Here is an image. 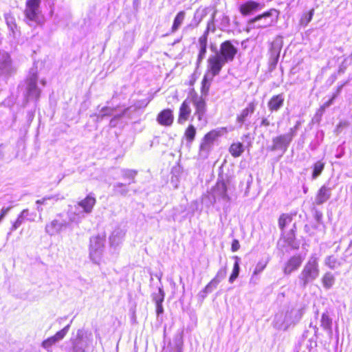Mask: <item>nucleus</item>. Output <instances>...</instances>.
Returning <instances> with one entry per match:
<instances>
[{
  "label": "nucleus",
  "mask_w": 352,
  "mask_h": 352,
  "mask_svg": "<svg viewBox=\"0 0 352 352\" xmlns=\"http://www.w3.org/2000/svg\"><path fill=\"white\" fill-rule=\"evenodd\" d=\"M84 339V333L82 330H78L76 337L74 341V349H76V345Z\"/></svg>",
  "instance_id": "nucleus-40"
},
{
  "label": "nucleus",
  "mask_w": 352,
  "mask_h": 352,
  "mask_svg": "<svg viewBox=\"0 0 352 352\" xmlns=\"http://www.w3.org/2000/svg\"><path fill=\"white\" fill-rule=\"evenodd\" d=\"M15 72L12 60L9 53L0 52V76H10Z\"/></svg>",
  "instance_id": "nucleus-10"
},
{
  "label": "nucleus",
  "mask_w": 352,
  "mask_h": 352,
  "mask_svg": "<svg viewBox=\"0 0 352 352\" xmlns=\"http://www.w3.org/2000/svg\"><path fill=\"white\" fill-rule=\"evenodd\" d=\"M106 236L104 234L94 236L90 239V249L91 251H97L104 245Z\"/></svg>",
  "instance_id": "nucleus-21"
},
{
  "label": "nucleus",
  "mask_w": 352,
  "mask_h": 352,
  "mask_svg": "<svg viewBox=\"0 0 352 352\" xmlns=\"http://www.w3.org/2000/svg\"><path fill=\"white\" fill-rule=\"evenodd\" d=\"M260 126L264 127H269L270 126H274V123L271 122L270 120L268 118H263L261 120Z\"/></svg>",
  "instance_id": "nucleus-41"
},
{
  "label": "nucleus",
  "mask_w": 352,
  "mask_h": 352,
  "mask_svg": "<svg viewBox=\"0 0 352 352\" xmlns=\"http://www.w3.org/2000/svg\"><path fill=\"white\" fill-rule=\"evenodd\" d=\"M38 76L34 72L26 79L27 83V98H34L38 100L41 96V89L37 87Z\"/></svg>",
  "instance_id": "nucleus-11"
},
{
  "label": "nucleus",
  "mask_w": 352,
  "mask_h": 352,
  "mask_svg": "<svg viewBox=\"0 0 352 352\" xmlns=\"http://www.w3.org/2000/svg\"><path fill=\"white\" fill-rule=\"evenodd\" d=\"M192 110L190 106V102L188 99H185L181 103L178 113H177V123L179 124H184L188 121H192L194 118H196L195 115H192Z\"/></svg>",
  "instance_id": "nucleus-9"
},
{
  "label": "nucleus",
  "mask_w": 352,
  "mask_h": 352,
  "mask_svg": "<svg viewBox=\"0 0 352 352\" xmlns=\"http://www.w3.org/2000/svg\"><path fill=\"white\" fill-rule=\"evenodd\" d=\"M206 52H207V47H205V46L200 47L199 54L197 56V63H200L203 60V59L204 58L205 55L206 54Z\"/></svg>",
  "instance_id": "nucleus-39"
},
{
  "label": "nucleus",
  "mask_w": 352,
  "mask_h": 352,
  "mask_svg": "<svg viewBox=\"0 0 352 352\" xmlns=\"http://www.w3.org/2000/svg\"><path fill=\"white\" fill-rule=\"evenodd\" d=\"M331 196V188L326 185H322L317 191L315 196L316 205H321L327 201Z\"/></svg>",
  "instance_id": "nucleus-18"
},
{
  "label": "nucleus",
  "mask_w": 352,
  "mask_h": 352,
  "mask_svg": "<svg viewBox=\"0 0 352 352\" xmlns=\"http://www.w3.org/2000/svg\"><path fill=\"white\" fill-rule=\"evenodd\" d=\"M278 56H279V54H278V53H277V54H276V56H275V58H274V59H275L276 62H277L278 58Z\"/></svg>",
  "instance_id": "nucleus-47"
},
{
  "label": "nucleus",
  "mask_w": 352,
  "mask_h": 352,
  "mask_svg": "<svg viewBox=\"0 0 352 352\" xmlns=\"http://www.w3.org/2000/svg\"><path fill=\"white\" fill-rule=\"evenodd\" d=\"M23 210H26L27 213L24 216V219L30 221H34L37 218V214L34 210H30L29 209H24Z\"/></svg>",
  "instance_id": "nucleus-37"
},
{
  "label": "nucleus",
  "mask_w": 352,
  "mask_h": 352,
  "mask_svg": "<svg viewBox=\"0 0 352 352\" xmlns=\"http://www.w3.org/2000/svg\"><path fill=\"white\" fill-rule=\"evenodd\" d=\"M36 210L41 213L43 211V208L39 206H37Z\"/></svg>",
  "instance_id": "nucleus-46"
},
{
  "label": "nucleus",
  "mask_w": 352,
  "mask_h": 352,
  "mask_svg": "<svg viewBox=\"0 0 352 352\" xmlns=\"http://www.w3.org/2000/svg\"><path fill=\"white\" fill-rule=\"evenodd\" d=\"M226 63L216 54L210 55L206 61L205 74L215 77L220 74Z\"/></svg>",
  "instance_id": "nucleus-5"
},
{
  "label": "nucleus",
  "mask_w": 352,
  "mask_h": 352,
  "mask_svg": "<svg viewBox=\"0 0 352 352\" xmlns=\"http://www.w3.org/2000/svg\"><path fill=\"white\" fill-rule=\"evenodd\" d=\"M196 133L197 130L194 124H189L184 130V138L186 142L190 143L195 140Z\"/></svg>",
  "instance_id": "nucleus-24"
},
{
  "label": "nucleus",
  "mask_w": 352,
  "mask_h": 352,
  "mask_svg": "<svg viewBox=\"0 0 352 352\" xmlns=\"http://www.w3.org/2000/svg\"><path fill=\"white\" fill-rule=\"evenodd\" d=\"M244 151V146L241 142H232L228 148L230 154L234 158L240 157L243 153Z\"/></svg>",
  "instance_id": "nucleus-23"
},
{
  "label": "nucleus",
  "mask_w": 352,
  "mask_h": 352,
  "mask_svg": "<svg viewBox=\"0 0 352 352\" xmlns=\"http://www.w3.org/2000/svg\"><path fill=\"white\" fill-rule=\"evenodd\" d=\"M263 8V5L254 0H248L239 6V13L243 16H248L254 14Z\"/></svg>",
  "instance_id": "nucleus-12"
},
{
  "label": "nucleus",
  "mask_w": 352,
  "mask_h": 352,
  "mask_svg": "<svg viewBox=\"0 0 352 352\" xmlns=\"http://www.w3.org/2000/svg\"><path fill=\"white\" fill-rule=\"evenodd\" d=\"M319 274L318 258L316 254H312L305 263L299 276L301 285L305 287L309 283L316 280Z\"/></svg>",
  "instance_id": "nucleus-3"
},
{
  "label": "nucleus",
  "mask_w": 352,
  "mask_h": 352,
  "mask_svg": "<svg viewBox=\"0 0 352 352\" xmlns=\"http://www.w3.org/2000/svg\"><path fill=\"white\" fill-rule=\"evenodd\" d=\"M297 127H293L289 129L287 134L278 135L273 139L274 146L275 147H280L282 146H287L292 140L296 133Z\"/></svg>",
  "instance_id": "nucleus-15"
},
{
  "label": "nucleus",
  "mask_w": 352,
  "mask_h": 352,
  "mask_svg": "<svg viewBox=\"0 0 352 352\" xmlns=\"http://www.w3.org/2000/svg\"><path fill=\"white\" fill-rule=\"evenodd\" d=\"M324 168V163L321 161H318L313 165L312 178L316 179L323 171Z\"/></svg>",
  "instance_id": "nucleus-30"
},
{
  "label": "nucleus",
  "mask_w": 352,
  "mask_h": 352,
  "mask_svg": "<svg viewBox=\"0 0 352 352\" xmlns=\"http://www.w3.org/2000/svg\"><path fill=\"white\" fill-rule=\"evenodd\" d=\"M196 77L193 76L188 82V85L189 86H193L195 83L196 82Z\"/></svg>",
  "instance_id": "nucleus-45"
},
{
  "label": "nucleus",
  "mask_w": 352,
  "mask_h": 352,
  "mask_svg": "<svg viewBox=\"0 0 352 352\" xmlns=\"http://www.w3.org/2000/svg\"><path fill=\"white\" fill-rule=\"evenodd\" d=\"M209 26L207 27L206 30L204 31V34L199 36V43L200 47L205 46L207 47L208 45V37L209 34Z\"/></svg>",
  "instance_id": "nucleus-35"
},
{
  "label": "nucleus",
  "mask_w": 352,
  "mask_h": 352,
  "mask_svg": "<svg viewBox=\"0 0 352 352\" xmlns=\"http://www.w3.org/2000/svg\"><path fill=\"white\" fill-rule=\"evenodd\" d=\"M96 204V199L91 194L87 195L83 199L78 202V206L81 207L86 213L92 212Z\"/></svg>",
  "instance_id": "nucleus-20"
},
{
  "label": "nucleus",
  "mask_w": 352,
  "mask_h": 352,
  "mask_svg": "<svg viewBox=\"0 0 352 352\" xmlns=\"http://www.w3.org/2000/svg\"><path fill=\"white\" fill-rule=\"evenodd\" d=\"M223 132H227V129L226 127L212 129L206 133L200 144V150L209 151L214 141L222 135Z\"/></svg>",
  "instance_id": "nucleus-7"
},
{
  "label": "nucleus",
  "mask_w": 352,
  "mask_h": 352,
  "mask_svg": "<svg viewBox=\"0 0 352 352\" xmlns=\"http://www.w3.org/2000/svg\"><path fill=\"white\" fill-rule=\"evenodd\" d=\"M235 259H236V261L234 263L232 272L229 278V281L230 283H232L236 278H237V277L239 276V270H240L239 263V258L238 256H235Z\"/></svg>",
  "instance_id": "nucleus-31"
},
{
  "label": "nucleus",
  "mask_w": 352,
  "mask_h": 352,
  "mask_svg": "<svg viewBox=\"0 0 352 352\" xmlns=\"http://www.w3.org/2000/svg\"><path fill=\"white\" fill-rule=\"evenodd\" d=\"M342 87L343 85L338 86L336 88V92L333 94L331 97L327 101H326L322 105L320 106L319 111H320L321 114L323 113L327 107H329L331 104H333L334 100L340 95Z\"/></svg>",
  "instance_id": "nucleus-25"
},
{
  "label": "nucleus",
  "mask_w": 352,
  "mask_h": 352,
  "mask_svg": "<svg viewBox=\"0 0 352 352\" xmlns=\"http://www.w3.org/2000/svg\"><path fill=\"white\" fill-rule=\"evenodd\" d=\"M239 249H240V243H239V240H237V239L232 240V244H231V251L234 252L238 251Z\"/></svg>",
  "instance_id": "nucleus-42"
},
{
  "label": "nucleus",
  "mask_w": 352,
  "mask_h": 352,
  "mask_svg": "<svg viewBox=\"0 0 352 352\" xmlns=\"http://www.w3.org/2000/svg\"><path fill=\"white\" fill-rule=\"evenodd\" d=\"M1 156V153H0V157Z\"/></svg>",
  "instance_id": "nucleus-49"
},
{
  "label": "nucleus",
  "mask_w": 352,
  "mask_h": 352,
  "mask_svg": "<svg viewBox=\"0 0 352 352\" xmlns=\"http://www.w3.org/2000/svg\"><path fill=\"white\" fill-rule=\"evenodd\" d=\"M153 300L156 305V313L157 315L162 314L164 312V308L162 306V302L164 299V293L161 289H159L158 292L153 294Z\"/></svg>",
  "instance_id": "nucleus-22"
},
{
  "label": "nucleus",
  "mask_w": 352,
  "mask_h": 352,
  "mask_svg": "<svg viewBox=\"0 0 352 352\" xmlns=\"http://www.w3.org/2000/svg\"><path fill=\"white\" fill-rule=\"evenodd\" d=\"M256 104L257 103L255 100L250 102L248 105L236 115V122L240 125L245 124L248 118L254 113Z\"/></svg>",
  "instance_id": "nucleus-13"
},
{
  "label": "nucleus",
  "mask_w": 352,
  "mask_h": 352,
  "mask_svg": "<svg viewBox=\"0 0 352 352\" xmlns=\"http://www.w3.org/2000/svg\"><path fill=\"white\" fill-rule=\"evenodd\" d=\"M6 21L8 26L10 28L12 32L14 34L15 30H17V25L16 23L14 18L11 15H8L6 16Z\"/></svg>",
  "instance_id": "nucleus-34"
},
{
  "label": "nucleus",
  "mask_w": 352,
  "mask_h": 352,
  "mask_svg": "<svg viewBox=\"0 0 352 352\" xmlns=\"http://www.w3.org/2000/svg\"><path fill=\"white\" fill-rule=\"evenodd\" d=\"M295 214L281 213L278 219V228L280 230V240H282L288 246L294 249H298V246H294V242L296 239V233L297 230L296 223L294 221Z\"/></svg>",
  "instance_id": "nucleus-2"
},
{
  "label": "nucleus",
  "mask_w": 352,
  "mask_h": 352,
  "mask_svg": "<svg viewBox=\"0 0 352 352\" xmlns=\"http://www.w3.org/2000/svg\"><path fill=\"white\" fill-rule=\"evenodd\" d=\"M226 275V270L221 269L218 271L216 276L213 278V279L206 285V289L209 288L210 286L214 285L217 286L221 279L224 278Z\"/></svg>",
  "instance_id": "nucleus-28"
},
{
  "label": "nucleus",
  "mask_w": 352,
  "mask_h": 352,
  "mask_svg": "<svg viewBox=\"0 0 352 352\" xmlns=\"http://www.w3.org/2000/svg\"><path fill=\"white\" fill-rule=\"evenodd\" d=\"M113 190L116 194L121 195H126L129 191L126 185L122 183H118L114 185Z\"/></svg>",
  "instance_id": "nucleus-33"
},
{
  "label": "nucleus",
  "mask_w": 352,
  "mask_h": 352,
  "mask_svg": "<svg viewBox=\"0 0 352 352\" xmlns=\"http://www.w3.org/2000/svg\"><path fill=\"white\" fill-rule=\"evenodd\" d=\"M156 120L162 126H170L174 122L173 110L169 108L162 109L157 114Z\"/></svg>",
  "instance_id": "nucleus-14"
},
{
  "label": "nucleus",
  "mask_w": 352,
  "mask_h": 352,
  "mask_svg": "<svg viewBox=\"0 0 352 352\" xmlns=\"http://www.w3.org/2000/svg\"><path fill=\"white\" fill-rule=\"evenodd\" d=\"M237 54V49L230 41H225L220 45L219 50L216 53L226 63L232 62Z\"/></svg>",
  "instance_id": "nucleus-6"
},
{
  "label": "nucleus",
  "mask_w": 352,
  "mask_h": 352,
  "mask_svg": "<svg viewBox=\"0 0 352 352\" xmlns=\"http://www.w3.org/2000/svg\"><path fill=\"white\" fill-rule=\"evenodd\" d=\"M322 283L326 289L331 288L335 282V277L331 272H326L322 277Z\"/></svg>",
  "instance_id": "nucleus-27"
},
{
  "label": "nucleus",
  "mask_w": 352,
  "mask_h": 352,
  "mask_svg": "<svg viewBox=\"0 0 352 352\" xmlns=\"http://www.w3.org/2000/svg\"><path fill=\"white\" fill-rule=\"evenodd\" d=\"M320 325L324 330L331 331L332 320L327 313H323L322 314Z\"/></svg>",
  "instance_id": "nucleus-29"
},
{
  "label": "nucleus",
  "mask_w": 352,
  "mask_h": 352,
  "mask_svg": "<svg viewBox=\"0 0 352 352\" xmlns=\"http://www.w3.org/2000/svg\"><path fill=\"white\" fill-rule=\"evenodd\" d=\"M41 0H26L25 16L30 21L38 22L41 14Z\"/></svg>",
  "instance_id": "nucleus-8"
},
{
  "label": "nucleus",
  "mask_w": 352,
  "mask_h": 352,
  "mask_svg": "<svg viewBox=\"0 0 352 352\" xmlns=\"http://www.w3.org/2000/svg\"><path fill=\"white\" fill-rule=\"evenodd\" d=\"M314 14V9H311L307 13L304 14V17L306 20V24L309 23L311 21Z\"/></svg>",
  "instance_id": "nucleus-43"
},
{
  "label": "nucleus",
  "mask_w": 352,
  "mask_h": 352,
  "mask_svg": "<svg viewBox=\"0 0 352 352\" xmlns=\"http://www.w3.org/2000/svg\"><path fill=\"white\" fill-rule=\"evenodd\" d=\"M244 137H245V138H249V137H250V134H249V133H248V134L245 135H244Z\"/></svg>",
  "instance_id": "nucleus-48"
},
{
  "label": "nucleus",
  "mask_w": 352,
  "mask_h": 352,
  "mask_svg": "<svg viewBox=\"0 0 352 352\" xmlns=\"http://www.w3.org/2000/svg\"><path fill=\"white\" fill-rule=\"evenodd\" d=\"M280 11L278 10L276 8H270L268 10L250 19L248 23L252 24L261 21V24L258 25V28H267L276 24L278 21Z\"/></svg>",
  "instance_id": "nucleus-4"
},
{
  "label": "nucleus",
  "mask_w": 352,
  "mask_h": 352,
  "mask_svg": "<svg viewBox=\"0 0 352 352\" xmlns=\"http://www.w3.org/2000/svg\"><path fill=\"white\" fill-rule=\"evenodd\" d=\"M303 261L302 256L298 254L292 256L285 264L284 272L287 274L292 273L300 267Z\"/></svg>",
  "instance_id": "nucleus-16"
},
{
  "label": "nucleus",
  "mask_w": 352,
  "mask_h": 352,
  "mask_svg": "<svg viewBox=\"0 0 352 352\" xmlns=\"http://www.w3.org/2000/svg\"><path fill=\"white\" fill-rule=\"evenodd\" d=\"M25 213H27L26 210H22L21 212L19 214V215L17 217L15 221H14L11 226L10 230L12 231H14L16 229H18L21 224L23 223L24 219V216L25 215Z\"/></svg>",
  "instance_id": "nucleus-32"
},
{
  "label": "nucleus",
  "mask_w": 352,
  "mask_h": 352,
  "mask_svg": "<svg viewBox=\"0 0 352 352\" xmlns=\"http://www.w3.org/2000/svg\"><path fill=\"white\" fill-rule=\"evenodd\" d=\"M214 77L204 74L200 86L201 96H198L195 89L190 91L191 102L194 107V115L198 122H207L208 106L206 98L209 95Z\"/></svg>",
  "instance_id": "nucleus-1"
},
{
  "label": "nucleus",
  "mask_w": 352,
  "mask_h": 352,
  "mask_svg": "<svg viewBox=\"0 0 352 352\" xmlns=\"http://www.w3.org/2000/svg\"><path fill=\"white\" fill-rule=\"evenodd\" d=\"M325 263L329 267L333 269L338 265V261L333 256H329L327 258Z\"/></svg>",
  "instance_id": "nucleus-38"
},
{
  "label": "nucleus",
  "mask_w": 352,
  "mask_h": 352,
  "mask_svg": "<svg viewBox=\"0 0 352 352\" xmlns=\"http://www.w3.org/2000/svg\"><path fill=\"white\" fill-rule=\"evenodd\" d=\"M185 15H186V13L183 10L179 11L176 14V16H175V19L173 20V25L171 27V32H176L179 28V27L181 26V25L184 22V18H185Z\"/></svg>",
  "instance_id": "nucleus-26"
},
{
  "label": "nucleus",
  "mask_w": 352,
  "mask_h": 352,
  "mask_svg": "<svg viewBox=\"0 0 352 352\" xmlns=\"http://www.w3.org/2000/svg\"><path fill=\"white\" fill-rule=\"evenodd\" d=\"M50 199L49 197H43L41 199H38L36 201V204L38 205L44 204L47 200Z\"/></svg>",
  "instance_id": "nucleus-44"
},
{
  "label": "nucleus",
  "mask_w": 352,
  "mask_h": 352,
  "mask_svg": "<svg viewBox=\"0 0 352 352\" xmlns=\"http://www.w3.org/2000/svg\"><path fill=\"white\" fill-rule=\"evenodd\" d=\"M285 98L283 94L272 96L267 102V107L271 112L278 111L284 104Z\"/></svg>",
  "instance_id": "nucleus-19"
},
{
  "label": "nucleus",
  "mask_w": 352,
  "mask_h": 352,
  "mask_svg": "<svg viewBox=\"0 0 352 352\" xmlns=\"http://www.w3.org/2000/svg\"><path fill=\"white\" fill-rule=\"evenodd\" d=\"M266 265H267V261H258L254 270L253 275H257L259 273H261L266 267Z\"/></svg>",
  "instance_id": "nucleus-36"
},
{
  "label": "nucleus",
  "mask_w": 352,
  "mask_h": 352,
  "mask_svg": "<svg viewBox=\"0 0 352 352\" xmlns=\"http://www.w3.org/2000/svg\"><path fill=\"white\" fill-rule=\"evenodd\" d=\"M69 329V325L67 324L63 329L56 333L55 335L47 338L42 342V346L45 349L50 348L56 342L62 340L67 333Z\"/></svg>",
  "instance_id": "nucleus-17"
}]
</instances>
